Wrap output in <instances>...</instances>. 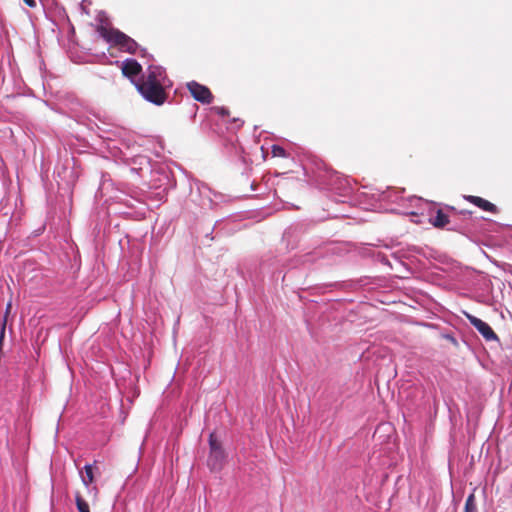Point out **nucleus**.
<instances>
[{"label": "nucleus", "instance_id": "f257e3e1", "mask_svg": "<svg viewBox=\"0 0 512 512\" xmlns=\"http://www.w3.org/2000/svg\"><path fill=\"white\" fill-rule=\"evenodd\" d=\"M134 84L147 102L157 106L166 102L168 90L172 87V81L167 77L165 69L157 65H149Z\"/></svg>", "mask_w": 512, "mask_h": 512}, {"label": "nucleus", "instance_id": "f03ea898", "mask_svg": "<svg viewBox=\"0 0 512 512\" xmlns=\"http://www.w3.org/2000/svg\"><path fill=\"white\" fill-rule=\"evenodd\" d=\"M304 171L312 184L330 190L333 200L336 203H346L352 198L353 187L347 177L322 166H318L316 170H314L308 165H305Z\"/></svg>", "mask_w": 512, "mask_h": 512}, {"label": "nucleus", "instance_id": "7ed1b4c3", "mask_svg": "<svg viewBox=\"0 0 512 512\" xmlns=\"http://www.w3.org/2000/svg\"><path fill=\"white\" fill-rule=\"evenodd\" d=\"M408 201L410 203L415 202V210L406 211L405 214L411 216L423 215L425 211L428 212L429 222L436 228H444L446 225L451 223L450 216H448L442 209L436 208L434 202H428L427 200L411 196Z\"/></svg>", "mask_w": 512, "mask_h": 512}, {"label": "nucleus", "instance_id": "20e7f679", "mask_svg": "<svg viewBox=\"0 0 512 512\" xmlns=\"http://www.w3.org/2000/svg\"><path fill=\"white\" fill-rule=\"evenodd\" d=\"M98 32L107 43L118 47L122 51L135 54L139 48V45L134 39L118 29L110 28L101 24L98 27Z\"/></svg>", "mask_w": 512, "mask_h": 512}, {"label": "nucleus", "instance_id": "39448f33", "mask_svg": "<svg viewBox=\"0 0 512 512\" xmlns=\"http://www.w3.org/2000/svg\"><path fill=\"white\" fill-rule=\"evenodd\" d=\"M212 190L204 183H196L191 188L190 200L203 210L214 209L217 202L212 197Z\"/></svg>", "mask_w": 512, "mask_h": 512}, {"label": "nucleus", "instance_id": "423d86ee", "mask_svg": "<svg viewBox=\"0 0 512 512\" xmlns=\"http://www.w3.org/2000/svg\"><path fill=\"white\" fill-rule=\"evenodd\" d=\"M210 453L207 459V465L211 471H220L224 465L226 454L221 444L210 434L209 437Z\"/></svg>", "mask_w": 512, "mask_h": 512}, {"label": "nucleus", "instance_id": "0eeeda50", "mask_svg": "<svg viewBox=\"0 0 512 512\" xmlns=\"http://www.w3.org/2000/svg\"><path fill=\"white\" fill-rule=\"evenodd\" d=\"M404 189H394V188H388L386 191H383L381 194H378V200L381 201H388L393 203H398L400 206H402L406 211H409V208H415V202L410 203L408 199L411 197H404Z\"/></svg>", "mask_w": 512, "mask_h": 512}, {"label": "nucleus", "instance_id": "6e6552de", "mask_svg": "<svg viewBox=\"0 0 512 512\" xmlns=\"http://www.w3.org/2000/svg\"><path fill=\"white\" fill-rule=\"evenodd\" d=\"M465 317L468 319L470 324L481 334V336L485 339L487 342L495 341L499 342V337L497 334L493 331L491 326L486 323L485 321L481 320L480 318L468 313L463 312Z\"/></svg>", "mask_w": 512, "mask_h": 512}, {"label": "nucleus", "instance_id": "1a4fd4ad", "mask_svg": "<svg viewBox=\"0 0 512 512\" xmlns=\"http://www.w3.org/2000/svg\"><path fill=\"white\" fill-rule=\"evenodd\" d=\"M74 165L73 160L67 159L63 164L57 165L55 169L57 177L68 187L73 185L78 178Z\"/></svg>", "mask_w": 512, "mask_h": 512}, {"label": "nucleus", "instance_id": "9d476101", "mask_svg": "<svg viewBox=\"0 0 512 512\" xmlns=\"http://www.w3.org/2000/svg\"><path fill=\"white\" fill-rule=\"evenodd\" d=\"M187 87L192 97L203 104H209L212 102L213 96L210 90L196 81H191L187 84Z\"/></svg>", "mask_w": 512, "mask_h": 512}, {"label": "nucleus", "instance_id": "9b49d317", "mask_svg": "<svg viewBox=\"0 0 512 512\" xmlns=\"http://www.w3.org/2000/svg\"><path fill=\"white\" fill-rule=\"evenodd\" d=\"M142 71L141 65L135 59H126L122 63V72L127 77H135Z\"/></svg>", "mask_w": 512, "mask_h": 512}, {"label": "nucleus", "instance_id": "f8f14e48", "mask_svg": "<svg viewBox=\"0 0 512 512\" xmlns=\"http://www.w3.org/2000/svg\"><path fill=\"white\" fill-rule=\"evenodd\" d=\"M464 199L467 200L468 202L476 205L477 207L483 209L484 211L496 212V210H497V207L493 203H491L481 197L466 195V196H464Z\"/></svg>", "mask_w": 512, "mask_h": 512}, {"label": "nucleus", "instance_id": "ddd939ff", "mask_svg": "<svg viewBox=\"0 0 512 512\" xmlns=\"http://www.w3.org/2000/svg\"><path fill=\"white\" fill-rule=\"evenodd\" d=\"M131 165V170L133 171L143 170L144 168H148L150 166V160L147 156L136 155L132 158Z\"/></svg>", "mask_w": 512, "mask_h": 512}, {"label": "nucleus", "instance_id": "4468645a", "mask_svg": "<svg viewBox=\"0 0 512 512\" xmlns=\"http://www.w3.org/2000/svg\"><path fill=\"white\" fill-rule=\"evenodd\" d=\"M94 467L92 464H86L83 470L80 471V476L83 484L88 487L94 481Z\"/></svg>", "mask_w": 512, "mask_h": 512}, {"label": "nucleus", "instance_id": "2eb2a0df", "mask_svg": "<svg viewBox=\"0 0 512 512\" xmlns=\"http://www.w3.org/2000/svg\"><path fill=\"white\" fill-rule=\"evenodd\" d=\"M390 260H391V264H389V267L392 270H395L396 272H403V271L409 272V269L407 268L405 262L403 260H401V258L398 255H396L395 253L390 254Z\"/></svg>", "mask_w": 512, "mask_h": 512}, {"label": "nucleus", "instance_id": "dca6fc26", "mask_svg": "<svg viewBox=\"0 0 512 512\" xmlns=\"http://www.w3.org/2000/svg\"><path fill=\"white\" fill-rule=\"evenodd\" d=\"M464 512H477V506L474 493H471L465 502Z\"/></svg>", "mask_w": 512, "mask_h": 512}, {"label": "nucleus", "instance_id": "f3484780", "mask_svg": "<svg viewBox=\"0 0 512 512\" xmlns=\"http://www.w3.org/2000/svg\"><path fill=\"white\" fill-rule=\"evenodd\" d=\"M75 501L79 512H90L88 503L79 494L76 495Z\"/></svg>", "mask_w": 512, "mask_h": 512}, {"label": "nucleus", "instance_id": "a211bd4d", "mask_svg": "<svg viewBox=\"0 0 512 512\" xmlns=\"http://www.w3.org/2000/svg\"><path fill=\"white\" fill-rule=\"evenodd\" d=\"M294 235H295V230L292 228L286 229L285 232L283 233L282 240H283V242L286 243L288 248L290 247V242L294 238Z\"/></svg>", "mask_w": 512, "mask_h": 512}, {"label": "nucleus", "instance_id": "6ab92c4d", "mask_svg": "<svg viewBox=\"0 0 512 512\" xmlns=\"http://www.w3.org/2000/svg\"><path fill=\"white\" fill-rule=\"evenodd\" d=\"M272 154H273V156H278V157H286V155H287L285 149L279 145L272 146Z\"/></svg>", "mask_w": 512, "mask_h": 512}, {"label": "nucleus", "instance_id": "aec40b11", "mask_svg": "<svg viewBox=\"0 0 512 512\" xmlns=\"http://www.w3.org/2000/svg\"><path fill=\"white\" fill-rule=\"evenodd\" d=\"M376 259H377V261H379L380 263H382L384 265H387L388 267H389V264H391L390 255H388V254L378 253L376 255Z\"/></svg>", "mask_w": 512, "mask_h": 512}, {"label": "nucleus", "instance_id": "412c9836", "mask_svg": "<svg viewBox=\"0 0 512 512\" xmlns=\"http://www.w3.org/2000/svg\"><path fill=\"white\" fill-rule=\"evenodd\" d=\"M447 208L454 212L452 217H457L458 215H462L464 218H469L471 216V212H469V211H461L460 213H457L455 211L454 207L447 206Z\"/></svg>", "mask_w": 512, "mask_h": 512}, {"label": "nucleus", "instance_id": "4be33fe9", "mask_svg": "<svg viewBox=\"0 0 512 512\" xmlns=\"http://www.w3.org/2000/svg\"><path fill=\"white\" fill-rule=\"evenodd\" d=\"M23 2H24L27 6H29V7H31V8H33V7H35V6H36V1H35V0H23Z\"/></svg>", "mask_w": 512, "mask_h": 512}, {"label": "nucleus", "instance_id": "5701e85b", "mask_svg": "<svg viewBox=\"0 0 512 512\" xmlns=\"http://www.w3.org/2000/svg\"><path fill=\"white\" fill-rule=\"evenodd\" d=\"M86 0H83L82 3H81V9L88 14V11H86V8H87V5H86Z\"/></svg>", "mask_w": 512, "mask_h": 512}, {"label": "nucleus", "instance_id": "b1692460", "mask_svg": "<svg viewBox=\"0 0 512 512\" xmlns=\"http://www.w3.org/2000/svg\"><path fill=\"white\" fill-rule=\"evenodd\" d=\"M221 113L224 115V114L228 113V111L226 108H221Z\"/></svg>", "mask_w": 512, "mask_h": 512}, {"label": "nucleus", "instance_id": "393cba45", "mask_svg": "<svg viewBox=\"0 0 512 512\" xmlns=\"http://www.w3.org/2000/svg\"><path fill=\"white\" fill-rule=\"evenodd\" d=\"M361 195H364V192H361V193L357 194L356 195L357 199H359Z\"/></svg>", "mask_w": 512, "mask_h": 512}, {"label": "nucleus", "instance_id": "a878e982", "mask_svg": "<svg viewBox=\"0 0 512 512\" xmlns=\"http://www.w3.org/2000/svg\"><path fill=\"white\" fill-rule=\"evenodd\" d=\"M337 216H338V215H335V217H337ZM340 216H342V217H346V216H348V215L343 213V214H341Z\"/></svg>", "mask_w": 512, "mask_h": 512}]
</instances>
